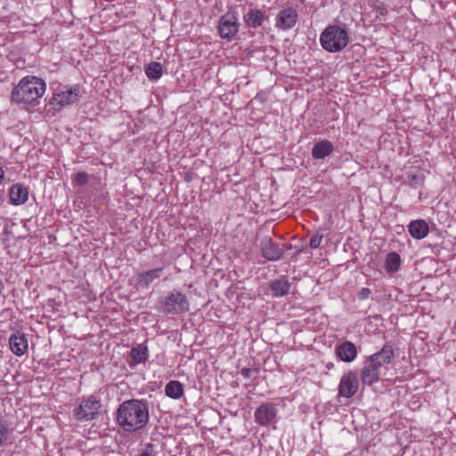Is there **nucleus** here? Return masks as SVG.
I'll use <instances>...</instances> for the list:
<instances>
[{"label": "nucleus", "instance_id": "9d476101", "mask_svg": "<svg viewBox=\"0 0 456 456\" xmlns=\"http://www.w3.org/2000/svg\"><path fill=\"white\" fill-rule=\"evenodd\" d=\"M380 368L370 362L369 357L364 362L361 371V380L363 385L371 386L379 379Z\"/></svg>", "mask_w": 456, "mask_h": 456}, {"label": "nucleus", "instance_id": "cd10ccee", "mask_svg": "<svg viewBox=\"0 0 456 456\" xmlns=\"http://www.w3.org/2000/svg\"><path fill=\"white\" fill-rule=\"evenodd\" d=\"M73 182L77 185L83 186L88 182V175L85 172H79L75 175Z\"/></svg>", "mask_w": 456, "mask_h": 456}, {"label": "nucleus", "instance_id": "f03ea898", "mask_svg": "<svg viewBox=\"0 0 456 456\" xmlns=\"http://www.w3.org/2000/svg\"><path fill=\"white\" fill-rule=\"evenodd\" d=\"M46 89L45 82L34 76L23 77L12 92V102L18 104L36 106Z\"/></svg>", "mask_w": 456, "mask_h": 456}, {"label": "nucleus", "instance_id": "dca6fc26", "mask_svg": "<svg viewBox=\"0 0 456 456\" xmlns=\"http://www.w3.org/2000/svg\"><path fill=\"white\" fill-rule=\"evenodd\" d=\"M10 348L12 352L18 355H23L28 348V338L23 333L12 334L9 338Z\"/></svg>", "mask_w": 456, "mask_h": 456}, {"label": "nucleus", "instance_id": "4be33fe9", "mask_svg": "<svg viewBox=\"0 0 456 456\" xmlns=\"http://www.w3.org/2000/svg\"><path fill=\"white\" fill-rule=\"evenodd\" d=\"M144 71L150 80H158L163 74V67L159 62L151 61L145 66Z\"/></svg>", "mask_w": 456, "mask_h": 456}, {"label": "nucleus", "instance_id": "2eb2a0df", "mask_svg": "<svg viewBox=\"0 0 456 456\" xmlns=\"http://www.w3.org/2000/svg\"><path fill=\"white\" fill-rule=\"evenodd\" d=\"M28 188L21 183H15L9 189L10 203L22 205L28 200Z\"/></svg>", "mask_w": 456, "mask_h": 456}, {"label": "nucleus", "instance_id": "20e7f679", "mask_svg": "<svg viewBox=\"0 0 456 456\" xmlns=\"http://www.w3.org/2000/svg\"><path fill=\"white\" fill-rule=\"evenodd\" d=\"M161 311L166 314H180L189 311V300L186 295L178 291H170L161 301Z\"/></svg>", "mask_w": 456, "mask_h": 456}, {"label": "nucleus", "instance_id": "c85d7f7f", "mask_svg": "<svg viewBox=\"0 0 456 456\" xmlns=\"http://www.w3.org/2000/svg\"><path fill=\"white\" fill-rule=\"evenodd\" d=\"M322 238H323L322 234L316 232L315 234H314L311 237L310 241H309V247L313 249L319 248V246L322 240Z\"/></svg>", "mask_w": 456, "mask_h": 456}, {"label": "nucleus", "instance_id": "f3484780", "mask_svg": "<svg viewBox=\"0 0 456 456\" xmlns=\"http://www.w3.org/2000/svg\"><path fill=\"white\" fill-rule=\"evenodd\" d=\"M394 358V350L391 345H385L381 350L369 356L370 362L376 363L379 368L383 365L389 364Z\"/></svg>", "mask_w": 456, "mask_h": 456}, {"label": "nucleus", "instance_id": "7ed1b4c3", "mask_svg": "<svg viewBox=\"0 0 456 456\" xmlns=\"http://www.w3.org/2000/svg\"><path fill=\"white\" fill-rule=\"evenodd\" d=\"M320 43L329 53H338L349 43L347 31L337 25H329L320 36Z\"/></svg>", "mask_w": 456, "mask_h": 456}, {"label": "nucleus", "instance_id": "6ab92c4d", "mask_svg": "<svg viewBox=\"0 0 456 456\" xmlns=\"http://www.w3.org/2000/svg\"><path fill=\"white\" fill-rule=\"evenodd\" d=\"M408 231L412 238L421 240L428 234L429 226L425 220H414L409 224Z\"/></svg>", "mask_w": 456, "mask_h": 456}, {"label": "nucleus", "instance_id": "72a5a7b5", "mask_svg": "<svg viewBox=\"0 0 456 456\" xmlns=\"http://www.w3.org/2000/svg\"><path fill=\"white\" fill-rule=\"evenodd\" d=\"M3 289H4V283H3V281L0 280V293L2 292Z\"/></svg>", "mask_w": 456, "mask_h": 456}, {"label": "nucleus", "instance_id": "9b49d317", "mask_svg": "<svg viewBox=\"0 0 456 456\" xmlns=\"http://www.w3.org/2000/svg\"><path fill=\"white\" fill-rule=\"evenodd\" d=\"M80 90L78 87L68 88L54 94L52 103L61 107L72 104L78 100Z\"/></svg>", "mask_w": 456, "mask_h": 456}, {"label": "nucleus", "instance_id": "1a4fd4ad", "mask_svg": "<svg viewBox=\"0 0 456 456\" xmlns=\"http://www.w3.org/2000/svg\"><path fill=\"white\" fill-rule=\"evenodd\" d=\"M298 20L297 11L292 7L281 10L276 16L275 26L279 29L289 30L292 28Z\"/></svg>", "mask_w": 456, "mask_h": 456}, {"label": "nucleus", "instance_id": "5701e85b", "mask_svg": "<svg viewBox=\"0 0 456 456\" xmlns=\"http://www.w3.org/2000/svg\"><path fill=\"white\" fill-rule=\"evenodd\" d=\"M165 393L170 398L179 399L183 394V388L179 381L171 380L166 385Z\"/></svg>", "mask_w": 456, "mask_h": 456}, {"label": "nucleus", "instance_id": "0eeeda50", "mask_svg": "<svg viewBox=\"0 0 456 456\" xmlns=\"http://www.w3.org/2000/svg\"><path fill=\"white\" fill-rule=\"evenodd\" d=\"M238 19L232 12L224 14L218 22V33L222 38L232 39L239 31Z\"/></svg>", "mask_w": 456, "mask_h": 456}, {"label": "nucleus", "instance_id": "39448f33", "mask_svg": "<svg viewBox=\"0 0 456 456\" xmlns=\"http://www.w3.org/2000/svg\"><path fill=\"white\" fill-rule=\"evenodd\" d=\"M102 404L95 396L83 398L77 407L73 411L77 420H89L96 417Z\"/></svg>", "mask_w": 456, "mask_h": 456}, {"label": "nucleus", "instance_id": "4468645a", "mask_svg": "<svg viewBox=\"0 0 456 456\" xmlns=\"http://www.w3.org/2000/svg\"><path fill=\"white\" fill-rule=\"evenodd\" d=\"M262 256L269 261L279 260L283 256V249L271 239H266L261 244Z\"/></svg>", "mask_w": 456, "mask_h": 456}, {"label": "nucleus", "instance_id": "393cba45", "mask_svg": "<svg viewBox=\"0 0 456 456\" xmlns=\"http://www.w3.org/2000/svg\"><path fill=\"white\" fill-rule=\"evenodd\" d=\"M401 265V257L395 252L387 254L386 258V269L388 273H394L397 272Z\"/></svg>", "mask_w": 456, "mask_h": 456}, {"label": "nucleus", "instance_id": "ddd939ff", "mask_svg": "<svg viewBox=\"0 0 456 456\" xmlns=\"http://www.w3.org/2000/svg\"><path fill=\"white\" fill-rule=\"evenodd\" d=\"M337 357L346 362H353L357 356V349L354 343L345 341L335 347Z\"/></svg>", "mask_w": 456, "mask_h": 456}, {"label": "nucleus", "instance_id": "2f4dec72", "mask_svg": "<svg viewBox=\"0 0 456 456\" xmlns=\"http://www.w3.org/2000/svg\"><path fill=\"white\" fill-rule=\"evenodd\" d=\"M370 289H368V288H362L360 291H359V297L361 299H366L369 297V296L370 295Z\"/></svg>", "mask_w": 456, "mask_h": 456}, {"label": "nucleus", "instance_id": "473e14b6", "mask_svg": "<svg viewBox=\"0 0 456 456\" xmlns=\"http://www.w3.org/2000/svg\"><path fill=\"white\" fill-rule=\"evenodd\" d=\"M378 12L381 14V15H384L387 13V10L385 7H378Z\"/></svg>", "mask_w": 456, "mask_h": 456}, {"label": "nucleus", "instance_id": "bb28decb", "mask_svg": "<svg viewBox=\"0 0 456 456\" xmlns=\"http://www.w3.org/2000/svg\"><path fill=\"white\" fill-rule=\"evenodd\" d=\"M406 183L412 188H418L423 183V176L419 174L409 173Z\"/></svg>", "mask_w": 456, "mask_h": 456}, {"label": "nucleus", "instance_id": "412c9836", "mask_svg": "<svg viewBox=\"0 0 456 456\" xmlns=\"http://www.w3.org/2000/svg\"><path fill=\"white\" fill-rule=\"evenodd\" d=\"M290 284L286 278L275 280L271 284L272 294L274 297H283L288 294Z\"/></svg>", "mask_w": 456, "mask_h": 456}, {"label": "nucleus", "instance_id": "6e6552de", "mask_svg": "<svg viewBox=\"0 0 456 456\" xmlns=\"http://www.w3.org/2000/svg\"><path fill=\"white\" fill-rule=\"evenodd\" d=\"M359 388L358 375L355 371L349 370L345 373L338 385V395L342 397L351 398Z\"/></svg>", "mask_w": 456, "mask_h": 456}, {"label": "nucleus", "instance_id": "f257e3e1", "mask_svg": "<svg viewBox=\"0 0 456 456\" xmlns=\"http://www.w3.org/2000/svg\"><path fill=\"white\" fill-rule=\"evenodd\" d=\"M149 418V403L145 400H126L118 406L116 412L117 423L125 432L142 429Z\"/></svg>", "mask_w": 456, "mask_h": 456}, {"label": "nucleus", "instance_id": "423d86ee", "mask_svg": "<svg viewBox=\"0 0 456 456\" xmlns=\"http://www.w3.org/2000/svg\"><path fill=\"white\" fill-rule=\"evenodd\" d=\"M278 410L273 403H261L254 413L256 423L260 426L267 427L276 422Z\"/></svg>", "mask_w": 456, "mask_h": 456}, {"label": "nucleus", "instance_id": "b1692460", "mask_svg": "<svg viewBox=\"0 0 456 456\" xmlns=\"http://www.w3.org/2000/svg\"><path fill=\"white\" fill-rule=\"evenodd\" d=\"M130 355L134 364L142 363L147 360V347L142 345H138L137 346L132 348Z\"/></svg>", "mask_w": 456, "mask_h": 456}, {"label": "nucleus", "instance_id": "a211bd4d", "mask_svg": "<svg viewBox=\"0 0 456 456\" xmlns=\"http://www.w3.org/2000/svg\"><path fill=\"white\" fill-rule=\"evenodd\" d=\"M265 12L259 9H249L244 15L243 20L247 27L256 28L260 27L265 20Z\"/></svg>", "mask_w": 456, "mask_h": 456}, {"label": "nucleus", "instance_id": "f8f14e48", "mask_svg": "<svg viewBox=\"0 0 456 456\" xmlns=\"http://www.w3.org/2000/svg\"><path fill=\"white\" fill-rule=\"evenodd\" d=\"M163 270L162 267H159L137 273L134 277L135 285L138 288L148 289L156 279L162 275Z\"/></svg>", "mask_w": 456, "mask_h": 456}, {"label": "nucleus", "instance_id": "aec40b11", "mask_svg": "<svg viewBox=\"0 0 456 456\" xmlns=\"http://www.w3.org/2000/svg\"><path fill=\"white\" fill-rule=\"evenodd\" d=\"M334 151V146L328 140L316 142L312 149V156L314 159H322L330 156Z\"/></svg>", "mask_w": 456, "mask_h": 456}, {"label": "nucleus", "instance_id": "c756f323", "mask_svg": "<svg viewBox=\"0 0 456 456\" xmlns=\"http://www.w3.org/2000/svg\"><path fill=\"white\" fill-rule=\"evenodd\" d=\"M136 456H154L153 445L151 444H147Z\"/></svg>", "mask_w": 456, "mask_h": 456}, {"label": "nucleus", "instance_id": "a878e982", "mask_svg": "<svg viewBox=\"0 0 456 456\" xmlns=\"http://www.w3.org/2000/svg\"><path fill=\"white\" fill-rule=\"evenodd\" d=\"M12 429L8 425L0 419V449L11 444V436Z\"/></svg>", "mask_w": 456, "mask_h": 456}, {"label": "nucleus", "instance_id": "7c9ffc66", "mask_svg": "<svg viewBox=\"0 0 456 456\" xmlns=\"http://www.w3.org/2000/svg\"><path fill=\"white\" fill-rule=\"evenodd\" d=\"M256 370H252V369H249V368H243L241 370V375L246 378V379H250L252 378L253 374L256 373Z\"/></svg>", "mask_w": 456, "mask_h": 456}]
</instances>
